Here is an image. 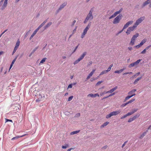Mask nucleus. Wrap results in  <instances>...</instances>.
<instances>
[{"instance_id": "obj_1", "label": "nucleus", "mask_w": 151, "mask_h": 151, "mask_svg": "<svg viewBox=\"0 0 151 151\" xmlns=\"http://www.w3.org/2000/svg\"><path fill=\"white\" fill-rule=\"evenodd\" d=\"M93 11V10L91 9L84 22V23H86L88 20L93 19V17L92 15Z\"/></svg>"}, {"instance_id": "obj_2", "label": "nucleus", "mask_w": 151, "mask_h": 151, "mask_svg": "<svg viewBox=\"0 0 151 151\" xmlns=\"http://www.w3.org/2000/svg\"><path fill=\"white\" fill-rule=\"evenodd\" d=\"M139 34L138 33H136L135 35H134L132 38L130 42L129 43V45H133L135 44V41L137 38L139 36Z\"/></svg>"}, {"instance_id": "obj_3", "label": "nucleus", "mask_w": 151, "mask_h": 151, "mask_svg": "<svg viewBox=\"0 0 151 151\" xmlns=\"http://www.w3.org/2000/svg\"><path fill=\"white\" fill-rule=\"evenodd\" d=\"M121 112V111L120 110H119L117 111H114L112 112H111L108 115H107L106 116V118L107 119L111 117V116H116L118 114H119Z\"/></svg>"}, {"instance_id": "obj_4", "label": "nucleus", "mask_w": 151, "mask_h": 151, "mask_svg": "<svg viewBox=\"0 0 151 151\" xmlns=\"http://www.w3.org/2000/svg\"><path fill=\"white\" fill-rule=\"evenodd\" d=\"M91 24V22H90L89 23L87 26L86 27L85 29L84 30L83 32L81 35V38H83L85 35L86 34L88 30L89 29V28Z\"/></svg>"}, {"instance_id": "obj_5", "label": "nucleus", "mask_w": 151, "mask_h": 151, "mask_svg": "<svg viewBox=\"0 0 151 151\" xmlns=\"http://www.w3.org/2000/svg\"><path fill=\"white\" fill-rule=\"evenodd\" d=\"M122 15L121 14H119L116 18H115L113 22V23L114 24H116L119 22L120 21L121 19Z\"/></svg>"}, {"instance_id": "obj_6", "label": "nucleus", "mask_w": 151, "mask_h": 151, "mask_svg": "<svg viewBox=\"0 0 151 151\" xmlns=\"http://www.w3.org/2000/svg\"><path fill=\"white\" fill-rule=\"evenodd\" d=\"M141 60L139 59L135 62L130 64L128 66L129 68H131L133 67L137 66Z\"/></svg>"}, {"instance_id": "obj_7", "label": "nucleus", "mask_w": 151, "mask_h": 151, "mask_svg": "<svg viewBox=\"0 0 151 151\" xmlns=\"http://www.w3.org/2000/svg\"><path fill=\"white\" fill-rule=\"evenodd\" d=\"M145 19V17H141L136 21V22L134 24L135 25H136L137 26L140 23L143 21Z\"/></svg>"}, {"instance_id": "obj_8", "label": "nucleus", "mask_w": 151, "mask_h": 151, "mask_svg": "<svg viewBox=\"0 0 151 151\" xmlns=\"http://www.w3.org/2000/svg\"><path fill=\"white\" fill-rule=\"evenodd\" d=\"M140 116V114H138L135 116H134L132 118H129L128 121V122H130L134 120H135L136 119L138 118Z\"/></svg>"}, {"instance_id": "obj_9", "label": "nucleus", "mask_w": 151, "mask_h": 151, "mask_svg": "<svg viewBox=\"0 0 151 151\" xmlns=\"http://www.w3.org/2000/svg\"><path fill=\"white\" fill-rule=\"evenodd\" d=\"M133 21H129V22H127L126 23V24L124 25L123 28V29L121 31H120L119 32V33H121L124 29H126L128 27V26H129V24H132L133 23Z\"/></svg>"}, {"instance_id": "obj_10", "label": "nucleus", "mask_w": 151, "mask_h": 151, "mask_svg": "<svg viewBox=\"0 0 151 151\" xmlns=\"http://www.w3.org/2000/svg\"><path fill=\"white\" fill-rule=\"evenodd\" d=\"M8 3V0H5L3 5L2 6L1 9L3 10L7 6Z\"/></svg>"}, {"instance_id": "obj_11", "label": "nucleus", "mask_w": 151, "mask_h": 151, "mask_svg": "<svg viewBox=\"0 0 151 151\" xmlns=\"http://www.w3.org/2000/svg\"><path fill=\"white\" fill-rule=\"evenodd\" d=\"M151 2V0H147L144 2L142 4V7L143 8L146 5H147L149 4Z\"/></svg>"}, {"instance_id": "obj_12", "label": "nucleus", "mask_w": 151, "mask_h": 151, "mask_svg": "<svg viewBox=\"0 0 151 151\" xmlns=\"http://www.w3.org/2000/svg\"><path fill=\"white\" fill-rule=\"evenodd\" d=\"M95 69L93 70L91 72V73L88 75L86 78L87 80H88L93 75V74L94 73L95 71Z\"/></svg>"}, {"instance_id": "obj_13", "label": "nucleus", "mask_w": 151, "mask_h": 151, "mask_svg": "<svg viewBox=\"0 0 151 151\" xmlns=\"http://www.w3.org/2000/svg\"><path fill=\"white\" fill-rule=\"evenodd\" d=\"M87 96H90L91 97H96L97 96L99 97V95L98 93H96L94 94H93L92 93H90L88 94Z\"/></svg>"}, {"instance_id": "obj_14", "label": "nucleus", "mask_w": 151, "mask_h": 151, "mask_svg": "<svg viewBox=\"0 0 151 151\" xmlns=\"http://www.w3.org/2000/svg\"><path fill=\"white\" fill-rule=\"evenodd\" d=\"M117 86H116L114 88L111 89L109 91L106 92V93H112L113 92H114V91H115L117 89Z\"/></svg>"}, {"instance_id": "obj_15", "label": "nucleus", "mask_w": 151, "mask_h": 151, "mask_svg": "<svg viewBox=\"0 0 151 151\" xmlns=\"http://www.w3.org/2000/svg\"><path fill=\"white\" fill-rule=\"evenodd\" d=\"M67 4V3L66 2H65L63 3L62 5H61L59 8L58 9L59 10H61Z\"/></svg>"}, {"instance_id": "obj_16", "label": "nucleus", "mask_w": 151, "mask_h": 151, "mask_svg": "<svg viewBox=\"0 0 151 151\" xmlns=\"http://www.w3.org/2000/svg\"><path fill=\"white\" fill-rule=\"evenodd\" d=\"M136 90H137L136 89H134L133 90H132V91L129 92L128 93V94L130 95L134 94L135 96V94L134 93L136 91Z\"/></svg>"}, {"instance_id": "obj_17", "label": "nucleus", "mask_w": 151, "mask_h": 151, "mask_svg": "<svg viewBox=\"0 0 151 151\" xmlns=\"http://www.w3.org/2000/svg\"><path fill=\"white\" fill-rule=\"evenodd\" d=\"M27 135V134H24V135H22V136H16V137H13V138H12L11 139V140H14V139H17L18 138H20V137H23L24 136H25V135Z\"/></svg>"}, {"instance_id": "obj_18", "label": "nucleus", "mask_w": 151, "mask_h": 151, "mask_svg": "<svg viewBox=\"0 0 151 151\" xmlns=\"http://www.w3.org/2000/svg\"><path fill=\"white\" fill-rule=\"evenodd\" d=\"M39 30L37 29L33 32V33L31 35V37H30V38H29V39L30 40H31L32 38V37L34 36L36 34V33H37V32Z\"/></svg>"}, {"instance_id": "obj_19", "label": "nucleus", "mask_w": 151, "mask_h": 151, "mask_svg": "<svg viewBox=\"0 0 151 151\" xmlns=\"http://www.w3.org/2000/svg\"><path fill=\"white\" fill-rule=\"evenodd\" d=\"M125 69V68H123L122 69H120L119 70H117L114 71V73H119L122 72Z\"/></svg>"}, {"instance_id": "obj_20", "label": "nucleus", "mask_w": 151, "mask_h": 151, "mask_svg": "<svg viewBox=\"0 0 151 151\" xmlns=\"http://www.w3.org/2000/svg\"><path fill=\"white\" fill-rule=\"evenodd\" d=\"M86 52H84L82 55H81V56L78 59L79 60L81 61L82 60L83 58H84L85 56L86 55Z\"/></svg>"}, {"instance_id": "obj_21", "label": "nucleus", "mask_w": 151, "mask_h": 151, "mask_svg": "<svg viewBox=\"0 0 151 151\" xmlns=\"http://www.w3.org/2000/svg\"><path fill=\"white\" fill-rule=\"evenodd\" d=\"M137 27V26L136 25H135V24H134V25H133V26L131 27H129V28L132 31L136 28Z\"/></svg>"}, {"instance_id": "obj_22", "label": "nucleus", "mask_w": 151, "mask_h": 151, "mask_svg": "<svg viewBox=\"0 0 151 151\" xmlns=\"http://www.w3.org/2000/svg\"><path fill=\"white\" fill-rule=\"evenodd\" d=\"M142 78V77H138L137 79H136L133 83L135 85L138 82V81L141 80Z\"/></svg>"}, {"instance_id": "obj_23", "label": "nucleus", "mask_w": 151, "mask_h": 151, "mask_svg": "<svg viewBox=\"0 0 151 151\" xmlns=\"http://www.w3.org/2000/svg\"><path fill=\"white\" fill-rule=\"evenodd\" d=\"M123 9L121 8L119 11L115 12L114 14L116 16L117 14L120 13L122 11Z\"/></svg>"}, {"instance_id": "obj_24", "label": "nucleus", "mask_w": 151, "mask_h": 151, "mask_svg": "<svg viewBox=\"0 0 151 151\" xmlns=\"http://www.w3.org/2000/svg\"><path fill=\"white\" fill-rule=\"evenodd\" d=\"M134 96V95L133 94V95H129V96H127L125 98V101H126L128 100L129 99L131 98L133 96Z\"/></svg>"}, {"instance_id": "obj_25", "label": "nucleus", "mask_w": 151, "mask_h": 151, "mask_svg": "<svg viewBox=\"0 0 151 151\" xmlns=\"http://www.w3.org/2000/svg\"><path fill=\"white\" fill-rule=\"evenodd\" d=\"M80 130H77V131H76L70 133V134L73 135V134H77V133H79L80 132Z\"/></svg>"}, {"instance_id": "obj_26", "label": "nucleus", "mask_w": 151, "mask_h": 151, "mask_svg": "<svg viewBox=\"0 0 151 151\" xmlns=\"http://www.w3.org/2000/svg\"><path fill=\"white\" fill-rule=\"evenodd\" d=\"M20 42L19 40H18L16 43L15 47L18 48L19 46L20 45Z\"/></svg>"}, {"instance_id": "obj_27", "label": "nucleus", "mask_w": 151, "mask_h": 151, "mask_svg": "<svg viewBox=\"0 0 151 151\" xmlns=\"http://www.w3.org/2000/svg\"><path fill=\"white\" fill-rule=\"evenodd\" d=\"M109 122H106L105 123H104V124H102L101 126V128H103L104 127L106 126L107 125H108L109 124Z\"/></svg>"}, {"instance_id": "obj_28", "label": "nucleus", "mask_w": 151, "mask_h": 151, "mask_svg": "<svg viewBox=\"0 0 151 151\" xmlns=\"http://www.w3.org/2000/svg\"><path fill=\"white\" fill-rule=\"evenodd\" d=\"M147 41V39H144L140 42L141 45H142L145 43Z\"/></svg>"}, {"instance_id": "obj_29", "label": "nucleus", "mask_w": 151, "mask_h": 151, "mask_svg": "<svg viewBox=\"0 0 151 151\" xmlns=\"http://www.w3.org/2000/svg\"><path fill=\"white\" fill-rule=\"evenodd\" d=\"M113 64H111L110 65L107 70H106L107 72L111 70V68L113 66Z\"/></svg>"}, {"instance_id": "obj_30", "label": "nucleus", "mask_w": 151, "mask_h": 151, "mask_svg": "<svg viewBox=\"0 0 151 151\" xmlns=\"http://www.w3.org/2000/svg\"><path fill=\"white\" fill-rule=\"evenodd\" d=\"M131 32H132V31L129 28V27L128 28L127 31L126 32V33L127 34V35H128L130 34Z\"/></svg>"}, {"instance_id": "obj_31", "label": "nucleus", "mask_w": 151, "mask_h": 151, "mask_svg": "<svg viewBox=\"0 0 151 151\" xmlns=\"http://www.w3.org/2000/svg\"><path fill=\"white\" fill-rule=\"evenodd\" d=\"M47 58H43L41 60V61H40V63L39 64H40V63H44L46 61V60H47Z\"/></svg>"}, {"instance_id": "obj_32", "label": "nucleus", "mask_w": 151, "mask_h": 151, "mask_svg": "<svg viewBox=\"0 0 151 151\" xmlns=\"http://www.w3.org/2000/svg\"><path fill=\"white\" fill-rule=\"evenodd\" d=\"M52 24V23L51 22H49L47 24L45 27V29H46L48 27H49Z\"/></svg>"}, {"instance_id": "obj_33", "label": "nucleus", "mask_w": 151, "mask_h": 151, "mask_svg": "<svg viewBox=\"0 0 151 151\" xmlns=\"http://www.w3.org/2000/svg\"><path fill=\"white\" fill-rule=\"evenodd\" d=\"M107 72V71L106 70H104L102 71L101 72V73L100 74V75H102L106 73Z\"/></svg>"}, {"instance_id": "obj_34", "label": "nucleus", "mask_w": 151, "mask_h": 151, "mask_svg": "<svg viewBox=\"0 0 151 151\" xmlns=\"http://www.w3.org/2000/svg\"><path fill=\"white\" fill-rule=\"evenodd\" d=\"M45 24H44V23L43 22L38 27L37 29L39 30Z\"/></svg>"}, {"instance_id": "obj_35", "label": "nucleus", "mask_w": 151, "mask_h": 151, "mask_svg": "<svg viewBox=\"0 0 151 151\" xmlns=\"http://www.w3.org/2000/svg\"><path fill=\"white\" fill-rule=\"evenodd\" d=\"M142 46V45H141V44L140 43L139 44L135 46L134 47L137 48H139L141 47Z\"/></svg>"}, {"instance_id": "obj_36", "label": "nucleus", "mask_w": 151, "mask_h": 151, "mask_svg": "<svg viewBox=\"0 0 151 151\" xmlns=\"http://www.w3.org/2000/svg\"><path fill=\"white\" fill-rule=\"evenodd\" d=\"M140 74V72H138V73H136V74H135V75L133 76L132 77L133 78H134L135 77L137 76Z\"/></svg>"}, {"instance_id": "obj_37", "label": "nucleus", "mask_w": 151, "mask_h": 151, "mask_svg": "<svg viewBox=\"0 0 151 151\" xmlns=\"http://www.w3.org/2000/svg\"><path fill=\"white\" fill-rule=\"evenodd\" d=\"M135 100V99H132L130 100L129 101L127 102L128 104L129 103H132V102L134 101Z\"/></svg>"}, {"instance_id": "obj_38", "label": "nucleus", "mask_w": 151, "mask_h": 151, "mask_svg": "<svg viewBox=\"0 0 151 151\" xmlns=\"http://www.w3.org/2000/svg\"><path fill=\"white\" fill-rule=\"evenodd\" d=\"M68 147V144H65V146H62V148L63 149H66Z\"/></svg>"}, {"instance_id": "obj_39", "label": "nucleus", "mask_w": 151, "mask_h": 151, "mask_svg": "<svg viewBox=\"0 0 151 151\" xmlns=\"http://www.w3.org/2000/svg\"><path fill=\"white\" fill-rule=\"evenodd\" d=\"M17 58V56H16L15 58L14 59V60L12 61L11 64H14L15 62L16 61V60Z\"/></svg>"}, {"instance_id": "obj_40", "label": "nucleus", "mask_w": 151, "mask_h": 151, "mask_svg": "<svg viewBox=\"0 0 151 151\" xmlns=\"http://www.w3.org/2000/svg\"><path fill=\"white\" fill-rule=\"evenodd\" d=\"M132 73V72H127L123 73V75H127V74H131Z\"/></svg>"}, {"instance_id": "obj_41", "label": "nucleus", "mask_w": 151, "mask_h": 151, "mask_svg": "<svg viewBox=\"0 0 151 151\" xmlns=\"http://www.w3.org/2000/svg\"><path fill=\"white\" fill-rule=\"evenodd\" d=\"M116 16L114 14L109 18V19H111L115 17Z\"/></svg>"}, {"instance_id": "obj_42", "label": "nucleus", "mask_w": 151, "mask_h": 151, "mask_svg": "<svg viewBox=\"0 0 151 151\" xmlns=\"http://www.w3.org/2000/svg\"><path fill=\"white\" fill-rule=\"evenodd\" d=\"M103 81H98L97 83L96 84V86H97V85H100V84H101V83H102V82H103Z\"/></svg>"}, {"instance_id": "obj_43", "label": "nucleus", "mask_w": 151, "mask_h": 151, "mask_svg": "<svg viewBox=\"0 0 151 151\" xmlns=\"http://www.w3.org/2000/svg\"><path fill=\"white\" fill-rule=\"evenodd\" d=\"M132 114H133V113H132V112H128V113H127L126 114L127 115V116H128L131 115Z\"/></svg>"}, {"instance_id": "obj_44", "label": "nucleus", "mask_w": 151, "mask_h": 151, "mask_svg": "<svg viewBox=\"0 0 151 151\" xmlns=\"http://www.w3.org/2000/svg\"><path fill=\"white\" fill-rule=\"evenodd\" d=\"M73 96H70V97H69L68 99V101H71L72 100V99H73Z\"/></svg>"}, {"instance_id": "obj_45", "label": "nucleus", "mask_w": 151, "mask_h": 151, "mask_svg": "<svg viewBox=\"0 0 151 151\" xmlns=\"http://www.w3.org/2000/svg\"><path fill=\"white\" fill-rule=\"evenodd\" d=\"M80 61V60L78 58L77 60H76L74 62V64H76L77 63H78Z\"/></svg>"}, {"instance_id": "obj_46", "label": "nucleus", "mask_w": 151, "mask_h": 151, "mask_svg": "<svg viewBox=\"0 0 151 151\" xmlns=\"http://www.w3.org/2000/svg\"><path fill=\"white\" fill-rule=\"evenodd\" d=\"M146 132H144L141 136L140 138H141L144 137L146 134Z\"/></svg>"}, {"instance_id": "obj_47", "label": "nucleus", "mask_w": 151, "mask_h": 151, "mask_svg": "<svg viewBox=\"0 0 151 151\" xmlns=\"http://www.w3.org/2000/svg\"><path fill=\"white\" fill-rule=\"evenodd\" d=\"M138 110L137 109H134L133 110V111H132V112L133 114L135 112H136Z\"/></svg>"}, {"instance_id": "obj_48", "label": "nucleus", "mask_w": 151, "mask_h": 151, "mask_svg": "<svg viewBox=\"0 0 151 151\" xmlns=\"http://www.w3.org/2000/svg\"><path fill=\"white\" fill-rule=\"evenodd\" d=\"M128 103L127 102L125 103H124V104H123L121 106V107H124V106H125L126 105H127V104H128Z\"/></svg>"}, {"instance_id": "obj_49", "label": "nucleus", "mask_w": 151, "mask_h": 151, "mask_svg": "<svg viewBox=\"0 0 151 151\" xmlns=\"http://www.w3.org/2000/svg\"><path fill=\"white\" fill-rule=\"evenodd\" d=\"M5 120H6V122H13L12 120H11V119H5Z\"/></svg>"}, {"instance_id": "obj_50", "label": "nucleus", "mask_w": 151, "mask_h": 151, "mask_svg": "<svg viewBox=\"0 0 151 151\" xmlns=\"http://www.w3.org/2000/svg\"><path fill=\"white\" fill-rule=\"evenodd\" d=\"M146 50L145 49L141 52V53L142 54H144L146 52Z\"/></svg>"}, {"instance_id": "obj_51", "label": "nucleus", "mask_w": 151, "mask_h": 151, "mask_svg": "<svg viewBox=\"0 0 151 151\" xmlns=\"http://www.w3.org/2000/svg\"><path fill=\"white\" fill-rule=\"evenodd\" d=\"M127 117V115H126V114H125V115H124V116H122L121 117V119H123L124 118H125Z\"/></svg>"}, {"instance_id": "obj_52", "label": "nucleus", "mask_w": 151, "mask_h": 151, "mask_svg": "<svg viewBox=\"0 0 151 151\" xmlns=\"http://www.w3.org/2000/svg\"><path fill=\"white\" fill-rule=\"evenodd\" d=\"M80 116V113H78L76 114L75 116L76 117H78Z\"/></svg>"}, {"instance_id": "obj_53", "label": "nucleus", "mask_w": 151, "mask_h": 151, "mask_svg": "<svg viewBox=\"0 0 151 151\" xmlns=\"http://www.w3.org/2000/svg\"><path fill=\"white\" fill-rule=\"evenodd\" d=\"M151 47V45L146 47L145 49L146 50H147L149 49L150 47Z\"/></svg>"}, {"instance_id": "obj_54", "label": "nucleus", "mask_w": 151, "mask_h": 151, "mask_svg": "<svg viewBox=\"0 0 151 151\" xmlns=\"http://www.w3.org/2000/svg\"><path fill=\"white\" fill-rule=\"evenodd\" d=\"M72 88V84H70L68 86V88Z\"/></svg>"}, {"instance_id": "obj_55", "label": "nucleus", "mask_w": 151, "mask_h": 151, "mask_svg": "<svg viewBox=\"0 0 151 151\" xmlns=\"http://www.w3.org/2000/svg\"><path fill=\"white\" fill-rule=\"evenodd\" d=\"M4 1V0H1V1H0V7L1 6Z\"/></svg>"}, {"instance_id": "obj_56", "label": "nucleus", "mask_w": 151, "mask_h": 151, "mask_svg": "<svg viewBox=\"0 0 151 151\" xmlns=\"http://www.w3.org/2000/svg\"><path fill=\"white\" fill-rule=\"evenodd\" d=\"M127 141H126L125 142L124 144H123L122 146V148H123L124 147L125 145L126 144V143L127 142Z\"/></svg>"}, {"instance_id": "obj_57", "label": "nucleus", "mask_w": 151, "mask_h": 151, "mask_svg": "<svg viewBox=\"0 0 151 151\" xmlns=\"http://www.w3.org/2000/svg\"><path fill=\"white\" fill-rule=\"evenodd\" d=\"M92 63V61H90L89 62L88 64V66L90 65H91Z\"/></svg>"}, {"instance_id": "obj_58", "label": "nucleus", "mask_w": 151, "mask_h": 151, "mask_svg": "<svg viewBox=\"0 0 151 151\" xmlns=\"http://www.w3.org/2000/svg\"><path fill=\"white\" fill-rule=\"evenodd\" d=\"M18 48L15 47L13 51L14 52H15Z\"/></svg>"}, {"instance_id": "obj_59", "label": "nucleus", "mask_w": 151, "mask_h": 151, "mask_svg": "<svg viewBox=\"0 0 151 151\" xmlns=\"http://www.w3.org/2000/svg\"><path fill=\"white\" fill-rule=\"evenodd\" d=\"M18 48L15 47L13 51L14 52H15Z\"/></svg>"}, {"instance_id": "obj_60", "label": "nucleus", "mask_w": 151, "mask_h": 151, "mask_svg": "<svg viewBox=\"0 0 151 151\" xmlns=\"http://www.w3.org/2000/svg\"><path fill=\"white\" fill-rule=\"evenodd\" d=\"M18 48L15 47L13 51L14 52H15Z\"/></svg>"}, {"instance_id": "obj_61", "label": "nucleus", "mask_w": 151, "mask_h": 151, "mask_svg": "<svg viewBox=\"0 0 151 151\" xmlns=\"http://www.w3.org/2000/svg\"><path fill=\"white\" fill-rule=\"evenodd\" d=\"M18 48L15 47L13 51L14 52H15Z\"/></svg>"}, {"instance_id": "obj_62", "label": "nucleus", "mask_w": 151, "mask_h": 151, "mask_svg": "<svg viewBox=\"0 0 151 151\" xmlns=\"http://www.w3.org/2000/svg\"><path fill=\"white\" fill-rule=\"evenodd\" d=\"M76 22V20H74L73 21V23H72V26H74V25L75 24V23Z\"/></svg>"}, {"instance_id": "obj_63", "label": "nucleus", "mask_w": 151, "mask_h": 151, "mask_svg": "<svg viewBox=\"0 0 151 151\" xmlns=\"http://www.w3.org/2000/svg\"><path fill=\"white\" fill-rule=\"evenodd\" d=\"M76 31V29H74L73 31L72 35L74 34L75 33Z\"/></svg>"}, {"instance_id": "obj_64", "label": "nucleus", "mask_w": 151, "mask_h": 151, "mask_svg": "<svg viewBox=\"0 0 151 151\" xmlns=\"http://www.w3.org/2000/svg\"><path fill=\"white\" fill-rule=\"evenodd\" d=\"M108 146L107 145H106L104 146V147H103V148L105 149H106L107 147Z\"/></svg>"}]
</instances>
